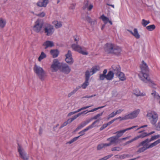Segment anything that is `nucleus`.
Segmentation results:
<instances>
[{
	"label": "nucleus",
	"instance_id": "1",
	"mask_svg": "<svg viewBox=\"0 0 160 160\" xmlns=\"http://www.w3.org/2000/svg\"><path fill=\"white\" fill-rule=\"evenodd\" d=\"M104 50L107 53L112 54L117 56L120 55L122 52V49L120 47L110 43L105 44Z\"/></svg>",
	"mask_w": 160,
	"mask_h": 160
},
{
	"label": "nucleus",
	"instance_id": "2",
	"mask_svg": "<svg viewBox=\"0 0 160 160\" xmlns=\"http://www.w3.org/2000/svg\"><path fill=\"white\" fill-rule=\"evenodd\" d=\"M147 116L152 124L154 125L156 124L158 119V115L156 112L151 111L148 113Z\"/></svg>",
	"mask_w": 160,
	"mask_h": 160
},
{
	"label": "nucleus",
	"instance_id": "3",
	"mask_svg": "<svg viewBox=\"0 0 160 160\" xmlns=\"http://www.w3.org/2000/svg\"><path fill=\"white\" fill-rule=\"evenodd\" d=\"M44 31L46 35L49 36L52 35L54 33L55 29L53 26L46 23L44 27Z\"/></svg>",
	"mask_w": 160,
	"mask_h": 160
},
{
	"label": "nucleus",
	"instance_id": "4",
	"mask_svg": "<svg viewBox=\"0 0 160 160\" xmlns=\"http://www.w3.org/2000/svg\"><path fill=\"white\" fill-rule=\"evenodd\" d=\"M72 49L82 55H87L88 53L86 51L82 50V48L78 44H73L71 46Z\"/></svg>",
	"mask_w": 160,
	"mask_h": 160
},
{
	"label": "nucleus",
	"instance_id": "5",
	"mask_svg": "<svg viewBox=\"0 0 160 160\" xmlns=\"http://www.w3.org/2000/svg\"><path fill=\"white\" fill-rule=\"evenodd\" d=\"M62 63L59 62L58 60L54 59L51 66V69L52 72H56L58 69L60 70Z\"/></svg>",
	"mask_w": 160,
	"mask_h": 160
},
{
	"label": "nucleus",
	"instance_id": "6",
	"mask_svg": "<svg viewBox=\"0 0 160 160\" xmlns=\"http://www.w3.org/2000/svg\"><path fill=\"white\" fill-rule=\"evenodd\" d=\"M18 151L20 157L24 160H28L29 156L27 154L24 148L20 145L18 147Z\"/></svg>",
	"mask_w": 160,
	"mask_h": 160
},
{
	"label": "nucleus",
	"instance_id": "7",
	"mask_svg": "<svg viewBox=\"0 0 160 160\" xmlns=\"http://www.w3.org/2000/svg\"><path fill=\"white\" fill-rule=\"evenodd\" d=\"M139 76L141 80L146 83L150 79L148 72H140Z\"/></svg>",
	"mask_w": 160,
	"mask_h": 160
},
{
	"label": "nucleus",
	"instance_id": "8",
	"mask_svg": "<svg viewBox=\"0 0 160 160\" xmlns=\"http://www.w3.org/2000/svg\"><path fill=\"white\" fill-rule=\"evenodd\" d=\"M60 71L65 74H68L70 72L71 68L67 64L62 63Z\"/></svg>",
	"mask_w": 160,
	"mask_h": 160
},
{
	"label": "nucleus",
	"instance_id": "9",
	"mask_svg": "<svg viewBox=\"0 0 160 160\" xmlns=\"http://www.w3.org/2000/svg\"><path fill=\"white\" fill-rule=\"evenodd\" d=\"M85 82L81 86H79L78 87H77L78 88V89L81 88V87L83 89H85L89 85V79L90 78V74L88 71H86L85 74Z\"/></svg>",
	"mask_w": 160,
	"mask_h": 160
},
{
	"label": "nucleus",
	"instance_id": "10",
	"mask_svg": "<svg viewBox=\"0 0 160 160\" xmlns=\"http://www.w3.org/2000/svg\"><path fill=\"white\" fill-rule=\"evenodd\" d=\"M139 112L140 110L139 109L136 110L129 114L127 115L126 119H129L134 118L137 117Z\"/></svg>",
	"mask_w": 160,
	"mask_h": 160
},
{
	"label": "nucleus",
	"instance_id": "11",
	"mask_svg": "<svg viewBox=\"0 0 160 160\" xmlns=\"http://www.w3.org/2000/svg\"><path fill=\"white\" fill-rule=\"evenodd\" d=\"M66 58L65 61L66 62L70 65H72L74 62L73 59L72 58L71 52L70 50H68V53L66 54Z\"/></svg>",
	"mask_w": 160,
	"mask_h": 160
},
{
	"label": "nucleus",
	"instance_id": "12",
	"mask_svg": "<svg viewBox=\"0 0 160 160\" xmlns=\"http://www.w3.org/2000/svg\"><path fill=\"white\" fill-rule=\"evenodd\" d=\"M138 127V126L137 125L134 126L129 128H127L118 131L116 132V133L117 134L116 137H117L118 138L122 136L126 131L134 129Z\"/></svg>",
	"mask_w": 160,
	"mask_h": 160
},
{
	"label": "nucleus",
	"instance_id": "13",
	"mask_svg": "<svg viewBox=\"0 0 160 160\" xmlns=\"http://www.w3.org/2000/svg\"><path fill=\"white\" fill-rule=\"evenodd\" d=\"M98 122H99V120H97L95 121L94 122H93L92 124L91 125L89 126L88 127H87L86 128H85V129L82 130L80 132H79V134H81V135L80 136H81L85 134V132L88 131L89 129L92 128L94 127H95V126H94V125L97 123Z\"/></svg>",
	"mask_w": 160,
	"mask_h": 160
},
{
	"label": "nucleus",
	"instance_id": "14",
	"mask_svg": "<svg viewBox=\"0 0 160 160\" xmlns=\"http://www.w3.org/2000/svg\"><path fill=\"white\" fill-rule=\"evenodd\" d=\"M110 71H112L114 74L116 75L120 72L121 71V68L119 65L114 64L112 66Z\"/></svg>",
	"mask_w": 160,
	"mask_h": 160
},
{
	"label": "nucleus",
	"instance_id": "15",
	"mask_svg": "<svg viewBox=\"0 0 160 160\" xmlns=\"http://www.w3.org/2000/svg\"><path fill=\"white\" fill-rule=\"evenodd\" d=\"M160 137V135H157L153 136H152L151 138L150 139H147L144 141L141 142V145H143L145 144L146 143H149L151 142L152 141L154 140L157 138H159Z\"/></svg>",
	"mask_w": 160,
	"mask_h": 160
},
{
	"label": "nucleus",
	"instance_id": "16",
	"mask_svg": "<svg viewBox=\"0 0 160 160\" xmlns=\"http://www.w3.org/2000/svg\"><path fill=\"white\" fill-rule=\"evenodd\" d=\"M141 71L140 72H149V70L147 64L142 61V64L140 65Z\"/></svg>",
	"mask_w": 160,
	"mask_h": 160
},
{
	"label": "nucleus",
	"instance_id": "17",
	"mask_svg": "<svg viewBox=\"0 0 160 160\" xmlns=\"http://www.w3.org/2000/svg\"><path fill=\"white\" fill-rule=\"evenodd\" d=\"M148 143H146L145 144L143 145H141V143H140L138 147H139L141 146H143L142 147L139 148L138 150L136 151V153L137 154H139L144 152V151L148 149V148L147 145V144Z\"/></svg>",
	"mask_w": 160,
	"mask_h": 160
},
{
	"label": "nucleus",
	"instance_id": "18",
	"mask_svg": "<svg viewBox=\"0 0 160 160\" xmlns=\"http://www.w3.org/2000/svg\"><path fill=\"white\" fill-rule=\"evenodd\" d=\"M33 30L37 32H40V20L39 19L35 22V25L33 27Z\"/></svg>",
	"mask_w": 160,
	"mask_h": 160
},
{
	"label": "nucleus",
	"instance_id": "19",
	"mask_svg": "<svg viewBox=\"0 0 160 160\" xmlns=\"http://www.w3.org/2000/svg\"><path fill=\"white\" fill-rule=\"evenodd\" d=\"M151 94L154 99L156 100L157 102L160 103V96L158 93L156 91L153 90Z\"/></svg>",
	"mask_w": 160,
	"mask_h": 160
},
{
	"label": "nucleus",
	"instance_id": "20",
	"mask_svg": "<svg viewBox=\"0 0 160 160\" xmlns=\"http://www.w3.org/2000/svg\"><path fill=\"white\" fill-rule=\"evenodd\" d=\"M100 69V68L99 66H95L91 68L90 71L88 70H87L86 71H88L89 72L90 76L92 75L97 72L99 71Z\"/></svg>",
	"mask_w": 160,
	"mask_h": 160
},
{
	"label": "nucleus",
	"instance_id": "21",
	"mask_svg": "<svg viewBox=\"0 0 160 160\" xmlns=\"http://www.w3.org/2000/svg\"><path fill=\"white\" fill-rule=\"evenodd\" d=\"M133 94L137 97L144 96L146 95L145 92H141L138 89L134 90L133 92Z\"/></svg>",
	"mask_w": 160,
	"mask_h": 160
},
{
	"label": "nucleus",
	"instance_id": "22",
	"mask_svg": "<svg viewBox=\"0 0 160 160\" xmlns=\"http://www.w3.org/2000/svg\"><path fill=\"white\" fill-rule=\"evenodd\" d=\"M118 138L116 136H113L107 139V140L109 142L111 145L113 144H117L118 143Z\"/></svg>",
	"mask_w": 160,
	"mask_h": 160
},
{
	"label": "nucleus",
	"instance_id": "23",
	"mask_svg": "<svg viewBox=\"0 0 160 160\" xmlns=\"http://www.w3.org/2000/svg\"><path fill=\"white\" fill-rule=\"evenodd\" d=\"M100 18L102 20L105 24H106L108 22L111 25L112 24V22L109 20L108 18L105 16L104 14L100 16Z\"/></svg>",
	"mask_w": 160,
	"mask_h": 160
},
{
	"label": "nucleus",
	"instance_id": "24",
	"mask_svg": "<svg viewBox=\"0 0 160 160\" xmlns=\"http://www.w3.org/2000/svg\"><path fill=\"white\" fill-rule=\"evenodd\" d=\"M43 45L45 46V48L46 49L48 47L51 48L53 47L54 46V44L52 41H47L43 43Z\"/></svg>",
	"mask_w": 160,
	"mask_h": 160
},
{
	"label": "nucleus",
	"instance_id": "25",
	"mask_svg": "<svg viewBox=\"0 0 160 160\" xmlns=\"http://www.w3.org/2000/svg\"><path fill=\"white\" fill-rule=\"evenodd\" d=\"M33 70L34 73L38 76H40V67L35 64L33 67Z\"/></svg>",
	"mask_w": 160,
	"mask_h": 160
},
{
	"label": "nucleus",
	"instance_id": "26",
	"mask_svg": "<svg viewBox=\"0 0 160 160\" xmlns=\"http://www.w3.org/2000/svg\"><path fill=\"white\" fill-rule=\"evenodd\" d=\"M147 83H148V85L152 88L154 89L157 88V84L154 81L150 78L148 80Z\"/></svg>",
	"mask_w": 160,
	"mask_h": 160
},
{
	"label": "nucleus",
	"instance_id": "27",
	"mask_svg": "<svg viewBox=\"0 0 160 160\" xmlns=\"http://www.w3.org/2000/svg\"><path fill=\"white\" fill-rule=\"evenodd\" d=\"M52 24L54 26L56 29L61 27L62 26V22L59 21L55 20L52 22Z\"/></svg>",
	"mask_w": 160,
	"mask_h": 160
},
{
	"label": "nucleus",
	"instance_id": "28",
	"mask_svg": "<svg viewBox=\"0 0 160 160\" xmlns=\"http://www.w3.org/2000/svg\"><path fill=\"white\" fill-rule=\"evenodd\" d=\"M50 53L53 58H55L57 57L58 56L59 52L57 49H52L50 50Z\"/></svg>",
	"mask_w": 160,
	"mask_h": 160
},
{
	"label": "nucleus",
	"instance_id": "29",
	"mask_svg": "<svg viewBox=\"0 0 160 160\" xmlns=\"http://www.w3.org/2000/svg\"><path fill=\"white\" fill-rule=\"evenodd\" d=\"M159 143H160V139H158V140L154 142L151 143L149 145H148V144H147V145L149 149L155 146Z\"/></svg>",
	"mask_w": 160,
	"mask_h": 160
},
{
	"label": "nucleus",
	"instance_id": "30",
	"mask_svg": "<svg viewBox=\"0 0 160 160\" xmlns=\"http://www.w3.org/2000/svg\"><path fill=\"white\" fill-rule=\"evenodd\" d=\"M114 74L111 71H110L108 72L107 74L106 75V79L107 80H112L114 77Z\"/></svg>",
	"mask_w": 160,
	"mask_h": 160
},
{
	"label": "nucleus",
	"instance_id": "31",
	"mask_svg": "<svg viewBox=\"0 0 160 160\" xmlns=\"http://www.w3.org/2000/svg\"><path fill=\"white\" fill-rule=\"evenodd\" d=\"M86 111L82 112L80 113H78L76 115H74L73 117L72 118L69 119H68V121H69L70 122H72L75 119L77 118L78 117L80 116L82 114L84 113Z\"/></svg>",
	"mask_w": 160,
	"mask_h": 160
},
{
	"label": "nucleus",
	"instance_id": "32",
	"mask_svg": "<svg viewBox=\"0 0 160 160\" xmlns=\"http://www.w3.org/2000/svg\"><path fill=\"white\" fill-rule=\"evenodd\" d=\"M121 81H123L126 80V78L124 74L120 71L118 74L116 75Z\"/></svg>",
	"mask_w": 160,
	"mask_h": 160
},
{
	"label": "nucleus",
	"instance_id": "33",
	"mask_svg": "<svg viewBox=\"0 0 160 160\" xmlns=\"http://www.w3.org/2000/svg\"><path fill=\"white\" fill-rule=\"evenodd\" d=\"M132 35L137 39H139L140 37V35L138 33V29L136 28L134 29Z\"/></svg>",
	"mask_w": 160,
	"mask_h": 160
},
{
	"label": "nucleus",
	"instance_id": "34",
	"mask_svg": "<svg viewBox=\"0 0 160 160\" xmlns=\"http://www.w3.org/2000/svg\"><path fill=\"white\" fill-rule=\"evenodd\" d=\"M103 112H102L101 113H98L95 115L91 119L96 120L98 119L97 120H99V121H100V120H102V119L101 118H99V117L102 115Z\"/></svg>",
	"mask_w": 160,
	"mask_h": 160
},
{
	"label": "nucleus",
	"instance_id": "35",
	"mask_svg": "<svg viewBox=\"0 0 160 160\" xmlns=\"http://www.w3.org/2000/svg\"><path fill=\"white\" fill-rule=\"evenodd\" d=\"M140 138L139 136V135L137 136L136 137H135L134 138L132 139H131V140L126 142L124 144V145H126L127 144H129L130 143H131L132 142H134L135 141H136L138 139Z\"/></svg>",
	"mask_w": 160,
	"mask_h": 160
},
{
	"label": "nucleus",
	"instance_id": "36",
	"mask_svg": "<svg viewBox=\"0 0 160 160\" xmlns=\"http://www.w3.org/2000/svg\"><path fill=\"white\" fill-rule=\"evenodd\" d=\"M46 76V72L42 68H41V80H43Z\"/></svg>",
	"mask_w": 160,
	"mask_h": 160
},
{
	"label": "nucleus",
	"instance_id": "37",
	"mask_svg": "<svg viewBox=\"0 0 160 160\" xmlns=\"http://www.w3.org/2000/svg\"><path fill=\"white\" fill-rule=\"evenodd\" d=\"M155 26L154 24L149 25L146 27V29L149 31H152L154 30L155 29Z\"/></svg>",
	"mask_w": 160,
	"mask_h": 160
},
{
	"label": "nucleus",
	"instance_id": "38",
	"mask_svg": "<svg viewBox=\"0 0 160 160\" xmlns=\"http://www.w3.org/2000/svg\"><path fill=\"white\" fill-rule=\"evenodd\" d=\"M86 20H87L88 22L90 23L92 25H94L96 22V20H94L93 21L89 17H86Z\"/></svg>",
	"mask_w": 160,
	"mask_h": 160
},
{
	"label": "nucleus",
	"instance_id": "39",
	"mask_svg": "<svg viewBox=\"0 0 160 160\" xmlns=\"http://www.w3.org/2000/svg\"><path fill=\"white\" fill-rule=\"evenodd\" d=\"M6 23V21L4 19L1 18L0 19V27L1 28H3L5 26Z\"/></svg>",
	"mask_w": 160,
	"mask_h": 160
},
{
	"label": "nucleus",
	"instance_id": "40",
	"mask_svg": "<svg viewBox=\"0 0 160 160\" xmlns=\"http://www.w3.org/2000/svg\"><path fill=\"white\" fill-rule=\"evenodd\" d=\"M150 23V21L149 20L147 21L143 19L142 20L141 24L144 27H146L148 24Z\"/></svg>",
	"mask_w": 160,
	"mask_h": 160
},
{
	"label": "nucleus",
	"instance_id": "41",
	"mask_svg": "<svg viewBox=\"0 0 160 160\" xmlns=\"http://www.w3.org/2000/svg\"><path fill=\"white\" fill-rule=\"evenodd\" d=\"M48 2V0H42V2L41 4V7H46Z\"/></svg>",
	"mask_w": 160,
	"mask_h": 160
},
{
	"label": "nucleus",
	"instance_id": "42",
	"mask_svg": "<svg viewBox=\"0 0 160 160\" xmlns=\"http://www.w3.org/2000/svg\"><path fill=\"white\" fill-rule=\"evenodd\" d=\"M85 126V123H83V122L81 123L79 125L77 128H76L74 131H76L79 129H81L83 127Z\"/></svg>",
	"mask_w": 160,
	"mask_h": 160
},
{
	"label": "nucleus",
	"instance_id": "43",
	"mask_svg": "<svg viewBox=\"0 0 160 160\" xmlns=\"http://www.w3.org/2000/svg\"><path fill=\"white\" fill-rule=\"evenodd\" d=\"M122 149V148L120 147H114L112 148L111 150L112 151H120Z\"/></svg>",
	"mask_w": 160,
	"mask_h": 160
},
{
	"label": "nucleus",
	"instance_id": "44",
	"mask_svg": "<svg viewBox=\"0 0 160 160\" xmlns=\"http://www.w3.org/2000/svg\"><path fill=\"white\" fill-rule=\"evenodd\" d=\"M104 107V106H103L100 107H98L96 108H94L91 110L88 111L87 112H86L85 113V114H86L89 112H94L95 111H96L98 110V109H100V108H103Z\"/></svg>",
	"mask_w": 160,
	"mask_h": 160
},
{
	"label": "nucleus",
	"instance_id": "45",
	"mask_svg": "<svg viewBox=\"0 0 160 160\" xmlns=\"http://www.w3.org/2000/svg\"><path fill=\"white\" fill-rule=\"evenodd\" d=\"M71 123L69 121H68V120L67 121L64 122L63 124H62L59 127V129H61L65 126H66L68 124Z\"/></svg>",
	"mask_w": 160,
	"mask_h": 160
},
{
	"label": "nucleus",
	"instance_id": "46",
	"mask_svg": "<svg viewBox=\"0 0 160 160\" xmlns=\"http://www.w3.org/2000/svg\"><path fill=\"white\" fill-rule=\"evenodd\" d=\"M140 138H142L147 136H148V134L146 132H143L140 135H139Z\"/></svg>",
	"mask_w": 160,
	"mask_h": 160
},
{
	"label": "nucleus",
	"instance_id": "47",
	"mask_svg": "<svg viewBox=\"0 0 160 160\" xmlns=\"http://www.w3.org/2000/svg\"><path fill=\"white\" fill-rule=\"evenodd\" d=\"M113 155L112 154L109 155L107 156H105L103 158L99 159V160H107L110 158Z\"/></svg>",
	"mask_w": 160,
	"mask_h": 160
},
{
	"label": "nucleus",
	"instance_id": "48",
	"mask_svg": "<svg viewBox=\"0 0 160 160\" xmlns=\"http://www.w3.org/2000/svg\"><path fill=\"white\" fill-rule=\"evenodd\" d=\"M116 115V114L115 112H113L108 116V120L110 118L113 117Z\"/></svg>",
	"mask_w": 160,
	"mask_h": 160
},
{
	"label": "nucleus",
	"instance_id": "49",
	"mask_svg": "<svg viewBox=\"0 0 160 160\" xmlns=\"http://www.w3.org/2000/svg\"><path fill=\"white\" fill-rule=\"evenodd\" d=\"M78 89V88H77L75 90L68 94V97H71L72 95H73Z\"/></svg>",
	"mask_w": 160,
	"mask_h": 160
},
{
	"label": "nucleus",
	"instance_id": "50",
	"mask_svg": "<svg viewBox=\"0 0 160 160\" xmlns=\"http://www.w3.org/2000/svg\"><path fill=\"white\" fill-rule=\"evenodd\" d=\"M89 4V2L88 1H86L84 2V6L83 7V9H85L86 8H88Z\"/></svg>",
	"mask_w": 160,
	"mask_h": 160
},
{
	"label": "nucleus",
	"instance_id": "51",
	"mask_svg": "<svg viewBox=\"0 0 160 160\" xmlns=\"http://www.w3.org/2000/svg\"><path fill=\"white\" fill-rule=\"evenodd\" d=\"M104 146L103 143H101L98 144L97 147V149L98 150H100L104 148Z\"/></svg>",
	"mask_w": 160,
	"mask_h": 160
},
{
	"label": "nucleus",
	"instance_id": "52",
	"mask_svg": "<svg viewBox=\"0 0 160 160\" xmlns=\"http://www.w3.org/2000/svg\"><path fill=\"white\" fill-rule=\"evenodd\" d=\"M106 78V75H104L102 74L99 75V80H103L104 79Z\"/></svg>",
	"mask_w": 160,
	"mask_h": 160
},
{
	"label": "nucleus",
	"instance_id": "53",
	"mask_svg": "<svg viewBox=\"0 0 160 160\" xmlns=\"http://www.w3.org/2000/svg\"><path fill=\"white\" fill-rule=\"evenodd\" d=\"M46 57V55L43 52H41V60L45 58Z\"/></svg>",
	"mask_w": 160,
	"mask_h": 160
},
{
	"label": "nucleus",
	"instance_id": "54",
	"mask_svg": "<svg viewBox=\"0 0 160 160\" xmlns=\"http://www.w3.org/2000/svg\"><path fill=\"white\" fill-rule=\"evenodd\" d=\"M76 4L75 3H72L70 4L69 7V9L71 10H74L75 8Z\"/></svg>",
	"mask_w": 160,
	"mask_h": 160
},
{
	"label": "nucleus",
	"instance_id": "55",
	"mask_svg": "<svg viewBox=\"0 0 160 160\" xmlns=\"http://www.w3.org/2000/svg\"><path fill=\"white\" fill-rule=\"evenodd\" d=\"M156 130L160 131V121L159 122L157 125H155Z\"/></svg>",
	"mask_w": 160,
	"mask_h": 160
},
{
	"label": "nucleus",
	"instance_id": "56",
	"mask_svg": "<svg viewBox=\"0 0 160 160\" xmlns=\"http://www.w3.org/2000/svg\"><path fill=\"white\" fill-rule=\"evenodd\" d=\"M108 126L107 124H104L102 125V126L100 128V131L102 130L103 129L105 128Z\"/></svg>",
	"mask_w": 160,
	"mask_h": 160
},
{
	"label": "nucleus",
	"instance_id": "57",
	"mask_svg": "<svg viewBox=\"0 0 160 160\" xmlns=\"http://www.w3.org/2000/svg\"><path fill=\"white\" fill-rule=\"evenodd\" d=\"M126 115L124 117H119L118 118H117V120L118 119H120V121L124 120H125L127 119H126Z\"/></svg>",
	"mask_w": 160,
	"mask_h": 160
},
{
	"label": "nucleus",
	"instance_id": "58",
	"mask_svg": "<svg viewBox=\"0 0 160 160\" xmlns=\"http://www.w3.org/2000/svg\"><path fill=\"white\" fill-rule=\"evenodd\" d=\"M117 118H114V119L108 122L107 123V124L108 125V126L111 124L112 123L115 121L117 120Z\"/></svg>",
	"mask_w": 160,
	"mask_h": 160
},
{
	"label": "nucleus",
	"instance_id": "59",
	"mask_svg": "<svg viewBox=\"0 0 160 160\" xmlns=\"http://www.w3.org/2000/svg\"><path fill=\"white\" fill-rule=\"evenodd\" d=\"M93 8V5L92 4H90L88 6V9L89 11H90Z\"/></svg>",
	"mask_w": 160,
	"mask_h": 160
},
{
	"label": "nucleus",
	"instance_id": "60",
	"mask_svg": "<svg viewBox=\"0 0 160 160\" xmlns=\"http://www.w3.org/2000/svg\"><path fill=\"white\" fill-rule=\"evenodd\" d=\"M123 111V110L122 109H119L118 110H117L116 112H115L116 113V114L117 115L118 114H119L121 113L122 111Z\"/></svg>",
	"mask_w": 160,
	"mask_h": 160
},
{
	"label": "nucleus",
	"instance_id": "61",
	"mask_svg": "<svg viewBox=\"0 0 160 160\" xmlns=\"http://www.w3.org/2000/svg\"><path fill=\"white\" fill-rule=\"evenodd\" d=\"M104 146V148H105L106 147H108L111 146L110 144L108 143H103Z\"/></svg>",
	"mask_w": 160,
	"mask_h": 160
},
{
	"label": "nucleus",
	"instance_id": "62",
	"mask_svg": "<svg viewBox=\"0 0 160 160\" xmlns=\"http://www.w3.org/2000/svg\"><path fill=\"white\" fill-rule=\"evenodd\" d=\"M96 96V95L94 94L93 95H92L91 96H86L84 97L83 98H91L93 97H94Z\"/></svg>",
	"mask_w": 160,
	"mask_h": 160
},
{
	"label": "nucleus",
	"instance_id": "63",
	"mask_svg": "<svg viewBox=\"0 0 160 160\" xmlns=\"http://www.w3.org/2000/svg\"><path fill=\"white\" fill-rule=\"evenodd\" d=\"M130 137H131L130 136H129L125 138H122L121 139V140H124L129 139L130 138Z\"/></svg>",
	"mask_w": 160,
	"mask_h": 160
},
{
	"label": "nucleus",
	"instance_id": "64",
	"mask_svg": "<svg viewBox=\"0 0 160 160\" xmlns=\"http://www.w3.org/2000/svg\"><path fill=\"white\" fill-rule=\"evenodd\" d=\"M114 157L116 158L121 159V155H115Z\"/></svg>",
	"mask_w": 160,
	"mask_h": 160
}]
</instances>
